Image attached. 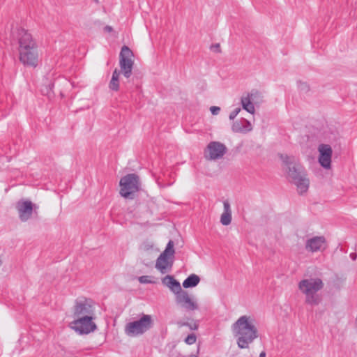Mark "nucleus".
I'll list each match as a JSON object with an SVG mask.
<instances>
[{"label":"nucleus","instance_id":"nucleus-25","mask_svg":"<svg viewBox=\"0 0 357 357\" xmlns=\"http://www.w3.org/2000/svg\"><path fill=\"white\" fill-rule=\"evenodd\" d=\"M298 88L301 93H306L310 89L308 84L304 82H298Z\"/></svg>","mask_w":357,"mask_h":357},{"label":"nucleus","instance_id":"nucleus-26","mask_svg":"<svg viewBox=\"0 0 357 357\" xmlns=\"http://www.w3.org/2000/svg\"><path fill=\"white\" fill-rule=\"evenodd\" d=\"M241 111V108L240 107H236L235 108L233 111L231 112V113L229 114V119L230 120H233L234 119L236 116L239 114Z\"/></svg>","mask_w":357,"mask_h":357},{"label":"nucleus","instance_id":"nucleus-11","mask_svg":"<svg viewBox=\"0 0 357 357\" xmlns=\"http://www.w3.org/2000/svg\"><path fill=\"white\" fill-rule=\"evenodd\" d=\"M261 100V93L257 90H252L242 96L241 103L243 109L253 114L255 112V105L259 104Z\"/></svg>","mask_w":357,"mask_h":357},{"label":"nucleus","instance_id":"nucleus-31","mask_svg":"<svg viewBox=\"0 0 357 357\" xmlns=\"http://www.w3.org/2000/svg\"><path fill=\"white\" fill-rule=\"evenodd\" d=\"M259 357H266L265 351H261L259 354Z\"/></svg>","mask_w":357,"mask_h":357},{"label":"nucleus","instance_id":"nucleus-27","mask_svg":"<svg viewBox=\"0 0 357 357\" xmlns=\"http://www.w3.org/2000/svg\"><path fill=\"white\" fill-rule=\"evenodd\" d=\"M223 206H224V212L223 213H231L230 204L228 201H224L223 202Z\"/></svg>","mask_w":357,"mask_h":357},{"label":"nucleus","instance_id":"nucleus-34","mask_svg":"<svg viewBox=\"0 0 357 357\" xmlns=\"http://www.w3.org/2000/svg\"><path fill=\"white\" fill-rule=\"evenodd\" d=\"M189 357H197V356L193 354V355H190Z\"/></svg>","mask_w":357,"mask_h":357},{"label":"nucleus","instance_id":"nucleus-1","mask_svg":"<svg viewBox=\"0 0 357 357\" xmlns=\"http://www.w3.org/2000/svg\"><path fill=\"white\" fill-rule=\"evenodd\" d=\"M233 331L237 337V344L241 349H247L258 337L256 321L254 318L243 315L233 324Z\"/></svg>","mask_w":357,"mask_h":357},{"label":"nucleus","instance_id":"nucleus-19","mask_svg":"<svg viewBox=\"0 0 357 357\" xmlns=\"http://www.w3.org/2000/svg\"><path fill=\"white\" fill-rule=\"evenodd\" d=\"M200 281V278L195 274L190 275L183 282V287L185 289L196 287Z\"/></svg>","mask_w":357,"mask_h":357},{"label":"nucleus","instance_id":"nucleus-6","mask_svg":"<svg viewBox=\"0 0 357 357\" xmlns=\"http://www.w3.org/2000/svg\"><path fill=\"white\" fill-rule=\"evenodd\" d=\"M174 253V242L170 240L155 262V267L161 274H165L172 271Z\"/></svg>","mask_w":357,"mask_h":357},{"label":"nucleus","instance_id":"nucleus-10","mask_svg":"<svg viewBox=\"0 0 357 357\" xmlns=\"http://www.w3.org/2000/svg\"><path fill=\"white\" fill-rule=\"evenodd\" d=\"M133 54L130 48L124 45L121 50L119 54V64L121 70H122L123 75L126 78H129L132 74V70L133 66V61L132 56Z\"/></svg>","mask_w":357,"mask_h":357},{"label":"nucleus","instance_id":"nucleus-4","mask_svg":"<svg viewBox=\"0 0 357 357\" xmlns=\"http://www.w3.org/2000/svg\"><path fill=\"white\" fill-rule=\"evenodd\" d=\"M298 289L305 296V303L317 305L321 298L318 291L324 287L322 280L319 278H311L301 280L298 284Z\"/></svg>","mask_w":357,"mask_h":357},{"label":"nucleus","instance_id":"nucleus-16","mask_svg":"<svg viewBox=\"0 0 357 357\" xmlns=\"http://www.w3.org/2000/svg\"><path fill=\"white\" fill-rule=\"evenodd\" d=\"M17 209L20 219L23 222H26L32 215L33 204L31 201H20L17 202Z\"/></svg>","mask_w":357,"mask_h":357},{"label":"nucleus","instance_id":"nucleus-23","mask_svg":"<svg viewBox=\"0 0 357 357\" xmlns=\"http://www.w3.org/2000/svg\"><path fill=\"white\" fill-rule=\"evenodd\" d=\"M151 278L149 275H142L138 278V281L141 284H153L154 282L151 280Z\"/></svg>","mask_w":357,"mask_h":357},{"label":"nucleus","instance_id":"nucleus-14","mask_svg":"<svg viewBox=\"0 0 357 357\" xmlns=\"http://www.w3.org/2000/svg\"><path fill=\"white\" fill-rule=\"evenodd\" d=\"M227 151L225 144L219 142H210L205 153V157L208 160H218L222 158Z\"/></svg>","mask_w":357,"mask_h":357},{"label":"nucleus","instance_id":"nucleus-9","mask_svg":"<svg viewBox=\"0 0 357 357\" xmlns=\"http://www.w3.org/2000/svg\"><path fill=\"white\" fill-rule=\"evenodd\" d=\"M93 317L84 316L77 317L72 324V328L79 334H89L96 329V325L93 321Z\"/></svg>","mask_w":357,"mask_h":357},{"label":"nucleus","instance_id":"nucleus-20","mask_svg":"<svg viewBox=\"0 0 357 357\" xmlns=\"http://www.w3.org/2000/svg\"><path fill=\"white\" fill-rule=\"evenodd\" d=\"M120 73V71L116 68L113 71L112 79L109 84V89L112 91H116L119 89Z\"/></svg>","mask_w":357,"mask_h":357},{"label":"nucleus","instance_id":"nucleus-35","mask_svg":"<svg viewBox=\"0 0 357 357\" xmlns=\"http://www.w3.org/2000/svg\"><path fill=\"white\" fill-rule=\"evenodd\" d=\"M96 2H98V0H94Z\"/></svg>","mask_w":357,"mask_h":357},{"label":"nucleus","instance_id":"nucleus-7","mask_svg":"<svg viewBox=\"0 0 357 357\" xmlns=\"http://www.w3.org/2000/svg\"><path fill=\"white\" fill-rule=\"evenodd\" d=\"M152 325L151 317L143 314L139 320L128 323L126 325L125 332L128 336H138L149 331Z\"/></svg>","mask_w":357,"mask_h":357},{"label":"nucleus","instance_id":"nucleus-8","mask_svg":"<svg viewBox=\"0 0 357 357\" xmlns=\"http://www.w3.org/2000/svg\"><path fill=\"white\" fill-rule=\"evenodd\" d=\"M93 301L84 297L77 298L74 307V317H82L84 316L93 317Z\"/></svg>","mask_w":357,"mask_h":357},{"label":"nucleus","instance_id":"nucleus-28","mask_svg":"<svg viewBox=\"0 0 357 357\" xmlns=\"http://www.w3.org/2000/svg\"><path fill=\"white\" fill-rule=\"evenodd\" d=\"M210 111L213 115H217L220 111V108L217 106H212L210 107Z\"/></svg>","mask_w":357,"mask_h":357},{"label":"nucleus","instance_id":"nucleus-15","mask_svg":"<svg viewBox=\"0 0 357 357\" xmlns=\"http://www.w3.org/2000/svg\"><path fill=\"white\" fill-rule=\"evenodd\" d=\"M176 302L188 311H193L198 309L197 302L191 298L188 291L184 290L176 296Z\"/></svg>","mask_w":357,"mask_h":357},{"label":"nucleus","instance_id":"nucleus-24","mask_svg":"<svg viewBox=\"0 0 357 357\" xmlns=\"http://www.w3.org/2000/svg\"><path fill=\"white\" fill-rule=\"evenodd\" d=\"M197 337L194 333L189 334L185 339V342L187 344L191 345L196 342Z\"/></svg>","mask_w":357,"mask_h":357},{"label":"nucleus","instance_id":"nucleus-21","mask_svg":"<svg viewBox=\"0 0 357 357\" xmlns=\"http://www.w3.org/2000/svg\"><path fill=\"white\" fill-rule=\"evenodd\" d=\"M177 325L179 327L187 326L192 331H197L199 327V325L196 321H195L193 323H188L186 321H180L177 322Z\"/></svg>","mask_w":357,"mask_h":357},{"label":"nucleus","instance_id":"nucleus-22","mask_svg":"<svg viewBox=\"0 0 357 357\" xmlns=\"http://www.w3.org/2000/svg\"><path fill=\"white\" fill-rule=\"evenodd\" d=\"M231 222V213H223L220 217V222L222 225L227 226Z\"/></svg>","mask_w":357,"mask_h":357},{"label":"nucleus","instance_id":"nucleus-18","mask_svg":"<svg viewBox=\"0 0 357 357\" xmlns=\"http://www.w3.org/2000/svg\"><path fill=\"white\" fill-rule=\"evenodd\" d=\"M252 125L248 120L242 119L234 122L232 125V130L236 132H246L252 130Z\"/></svg>","mask_w":357,"mask_h":357},{"label":"nucleus","instance_id":"nucleus-3","mask_svg":"<svg viewBox=\"0 0 357 357\" xmlns=\"http://www.w3.org/2000/svg\"><path fill=\"white\" fill-rule=\"evenodd\" d=\"M280 158L287 171L289 179L296 185L299 194H303L308 190L310 181L306 176L303 167L297 162L294 156L280 155Z\"/></svg>","mask_w":357,"mask_h":357},{"label":"nucleus","instance_id":"nucleus-12","mask_svg":"<svg viewBox=\"0 0 357 357\" xmlns=\"http://www.w3.org/2000/svg\"><path fill=\"white\" fill-rule=\"evenodd\" d=\"M317 151L319 152L318 162L320 165L326 169H331L333 155L331 146L329 144H320L317 147Z\"/></svg>","mask_w":357,"mask_h":357},{"label":"nucleus","instance_id":"nucleus-33","mask_svg":"<svg viewBox=\"0 0 357 357\" xmlns=\"http://www.w3.org/2000/svg\"><path fill=\"white\" fill-rule=\"evenodd\" d=\"M52 87H54V84H50V90L52 89Z\"/></svg>","mask_w":357,"mask_h":357},{"label":"nucleus","instance_id":"nucleus-32","mask_svg":"<svg viewBox=\"0 0 357 357\" xmlns=\"http://www.w3.org/2000/svg\"><path fill=\"white\" fill-rule=\"evenodd\" d=\"M213 47H214L215 48H216L217 50H218V49H219V47H220V45H219V44H216V45H214Z\"/></svg>","mask_w":357,"mask_h":357},{"label":"nucleus","instance_id":"nucleus-29","mask_svg":"<svg viewBox=\"0 0 357 357\" xmlns=\"http://www.w3.org/2000/svg\"><path fill=\"white\" fill-rule=\"evenodd\" d=\"M350 257L352 260H356V257H357V255L356 253L355 252H352L350 254Z\"/></svg>","mask_w":357,"mask_h":357},{"label":"nucleus","instance_id":"nucleus-30","mask_svg":"<svg viewBox=\"0 0 357 357\" xmlns=\"http://www.w3.org/2000/svg\"><path fill=\"white\" fill-rule=\"evenodd\" d=\"M105 30L106 31L110 32V31H112V26H106L105 27Z\"/></svg>","mask_w":357,"mask_h":357},{"label":"nucleus","instance_id":"nucleus-5","mask_svg":"<svg viewBox=\"0 0 357 357\" xmlns=\"http://www.w3.org/2000/svg\"><path fill=\"white\" fill-rule=\"evenodd\" d=\"M120 195L126 199H132L135 194L139 190V178L135 174H128L120 180Z\"/></svg>","mask_w":357,"mask_h":357},{"label":"nucleus","instance_id":"nucleus-2","mask_svg":"<svg viewBox=\"0 0 357 357\" xmlns=\"http://www.w3.org/2000/svg\"><path fill=\"white\" fill-rule=\"evenodd\" d=\"M19 59L24 65L36 67L38 63V45L31 35L25 29L18 30Z\"/></svg>","mask_w":357,"mask_h":357},{"label":"nucleus","instance_id":"nucleus-13","mask_svg":"<svg viewBox=\"0 0 357 357\" xmlns=\"http://www.w3.org/2000/svg\"><path fill=\"white\" fill-rule=\"evenodd\" d=\"M327 248L326 240L323 236H316L307 238L305 241V248L307 252H323Z\"/></svg>","mask_w":357,"mask_h":357},{"label":"nucleus","instance_id":"nucleus-17","mask_svg":"<svg viewBox=\"0 0 357 357\" xmlns=\"http://www.w3.org/2000/svg\"><path fill=\"white\" fill-rule=\"evenodd\" d=\"M162 282L164 285L169 287L175 296H177L181 291H183L179 282L175 280L172 275H166L162 279Z\"/></svg>","mask_w":357,"mask_h":357}]
</instances>
